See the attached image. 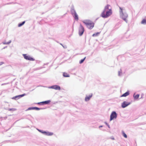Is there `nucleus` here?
<instances>
[{"mask_svg":"<svg viewBox=\"0 0 146 146\" xmlns=\"http://www.w3.org/2000/svg\"><path fill=\"white\" fill-rule=\"evenodd\" d=\"M109 5H107L100 15L101 17L104 18H106L110 16V9H109Z\"/></svg>","mask_w":146,"mask_h":146,"instance_id":"1","label":"nucleus"},{"mask_svg":"<svg viewBox=\"0 0 146 146\" xmlns=\"http://www.w3.org/2000/svg\"><path fill=\"white\" fill-rule=\"evenodd\" d=\"M119 15L120 18L122 19L126 23H127L128 20L127 18L128 17V15L124 11L122 8L119 7Z\"/></svg>","mask_w":146,"mask_h":146,"instance_id":"2","label":"nucleus"},{"mask_svg":"<svg viewBox=\"0 0 146 146\" xmlns=\"http://www.w3.org/2000/svg\"><path fill=\"white\" fill-rule=\"evenodd\" d=\"M83 23L86 25L87 27L90 29H92L94 26V23L89 20H85L82 21Z\"/></svg>","mask_w":146,"mask_h":146,"instance_id":"3","label":"nucleus"},{"mask_svg":"<svg viewBox=\"0 0 146 146\" xmlns=\"http://www.w3.org/2000/svg\"><path fill=\"white\" fill-rule=\"evenodd\" d=\"M24 58L26 60H29L30 61H34L35 60V59L30 56L27 55V54H23Z\"/></svg>","mask_w":146,"mask_h":146,"instance_id":"4","label":"nucleus"},{"mask_svg":"<svg viewBox=\"0 0 146 146\" xmlns=\"http://www.w3.org/2000/svg\"><path fill=\"white\" fill-rule=\"evenodd\" d=\"M84 31V29L83 27L80 24L79 28V34L80 36H82Z\"/></svg>","mask_w":146,"mask_h":146,"instance_id":"5","label":"nucleus"},{"mask_svg":"<svg viewBox=\"0 0 146 146\" xmlns=\"http://www.w3.org/2000/svg\"><path fill=\"white\" fill-rule=\"evenodd\" d=\"M117 59L120 62H121L125 60V59L123 55H121L118 56L117 57Z\"/></svg>","mask_w":146,"mask_h":146,"instance_id":"6","label":"nucleus"},{"mask_svg":"<svg viewBox=\"0 0 146 146\" xmlns=\"http://www.w3.org/2000/svg\"><path fill=\"white\" fill-rule=\"evenodd\" d=\"M117 117V114L115 111L113 112L110 116V121L114 119H115Z\"/></svg>","mask_w":146,"mask_h":146,"instance_id":"7","label":"nucleus"},{"mask_svg":"<svg viewBox=\"0 0 146 146\" xmlns=\"http://www.w3.org/2000/svg\"><path fill=\"white\" fill-rule=\"evenodd\" d=\"M129 35H127V33H125L124 35L121 38V39L123 41L129 40H128L129 37Z\"/></svg>","mask_w":146,"mask_h":146,"instance_id":"8","label":"nucleus"},{"mask_svg":"<svg viewBox=\"0 0 146 146\" xmlns=\"http://www.w3.org/2000/svg\"><path fill=\"white\" fill-rule=\"evenodd\" d=\"M130 104V103H129L125 101H124L121 104V107L122 108H125L129 105Z\"/></svg>","mask_w":146,"mask_h":146,"instance_id":"9","label":"nucleus"},{"mask_svg":"<svg viewBox=\"0 0 146 146\" xmlns=\"http://www.w3.org/2000/svg\"><path fill=\"white\" fill-rule=\"evenodd\" d=\"M70 12L72 15L76 13L74 9V6L73 5L71 7Z\"/></svg>","mask_w":146,"mask_h":146,"instance_id":"10","label":"nucleus"},{"mask_svg":"<svg viewBox=\"0 0 146 146\" xmlns=\"http://www.w3.org/2000/svg\"><path fill=\"white\" fill-rule=\"evenodd\" d=\"M50 102V100L46 101H45L39 102L38 103V104L41 105V104H48Z\"/></svg>","mask_w":146,"mask_h":146,"instance_id":"11","label":"nucleus"},{"mask_svg":"<svg viewBox=\"0 0 146 146\" xmlns=\"http://www.w3.org/2000/svg\"><path fill=\"white\" fill-rule=\"evenodd\" d=\"M117 41H118V40L117 39H114L111 42V44H111V45L113 44L114 45L115 44H117ZM111 45H110V49L112 48L111 47Z\"/></svg>","mask_w":146,"mask_h":146,"instance_id":"12","label":"nucleus"},{"mask_svg":"<svg viewBox=\"0 0 146 146\" xmlns=\"http://www.w3.org/2000/svg\"><path fill=\"white\" fill-rule=\"evenodd\" d=\"M73 17H74V19L78 21V15L76 13H75L74 14L72 15Z\"/></svg>","mask_w":146,"mask_h":146,"instance_id":"13","label":"nucleus"},{"mask_svg":"<svg viewBox=\"0 0 146 146\" xmlns=\"http://www.w3.org/2000/svg\"><path fill=\"white\" fill-rule=\"evenodd\" d=\"M51 88L53 89H54L56 90H60V87L57 85L52 86L51 87Z\"/></svg>","mask_w":146,"mask_h":146,"instance_id":"14","label":"nucleus"},{"mask_svg":"<svg viewBox=\"0 0 146 146\" xmlns=\"http://www.w3.org/2000/svg\"><path fill=\"white\" fill-rule=\"evenodd\" d=\"M92 94H91L90 95L88 96H86L85 98V100L86 101H89L90 99L92 97Z\"/></svg>","mask_w":146,"mask_h":146,"instance_id":"15","label":"nucleus"},{"mask_svg":"<svg viewBox=\"0 0 146 146\" xmlns=\"http://www.w3.org/2000/svg\"><path fill=\"white\" fill-rule=\"evenodd\" d=\"M121 26V23H118L116 24L115 26L114 27V29L113 30V31L115 29H117L119 28V27Z\"/></svg>","mask_w":146,"mask_h":146,"instance_id":"16","label":"nucleus"},{"mask_svg":"<svg viewBox=\"0 0 146 146\" xmlns=\"http://www.w3.org/2000/svg\"><path fill=\"white\" fill-rule=\"evenodd\" d=\"M25 95V94H23L22 95L17 96H16L15 97H13L12 98V99H15L16 98H19Z\"/></svg>","mask_w":146,"mask_h":146,"instance_id":"17","label":"nucleus"},{"mask_svg":"<svg viewBox=\"0 0 146 146\" xmlns=\"http://www.w3.org/2000/svg\"><path fill=\"white\" fill-rule=\"evenodd\" d=\"M129 92L128 91L126 92V93L123 94L121 96V97H126L129 95Z\"/></svg>","mask_w":146,"mask_h":146,"instance_id":"18","label":"nucleus"},{"mask_svg":"<svg viewBox=\"0 0 146 146\" xmlns=\"http://www.w3.org/2000/svg\"><path fill=\"white\" fill-rule=\"evenodd\" d=\"M25 21H24L19 23L18 25V27H20L22 26L25 23Z\"/></svg>","mask_w":146,"mask_h":146,"instance_id":"19","label":"nucleus"},{"mask_svg":"<svg viewBox=\"0 0 146 146\" xmlns=\"http://www.w3.org/2000/svg\"><path fill=\"white\" fill-rule=\"evenodd\" d=\"M141 23L143 25L146 24V19H143L141 22Z\"/></svg>","mask_w":146,"mask_h":146,"instance_id":"20","label":"nucleus"},{"mask_svg":"<svg viewBox=\"0 0 146 146\" xmlns=\"http://www.w3.org/2000/svg\"><path fill=\"white\" fill-rule=\"evenodd\" d=\"M100 33V32H97L93 34L92 36L93 37L97 36L99 35Z\"/></svg>","mask_w":146,"mask_h":146,"instance_id":"21","label":"nucleus"},{"mask_svg":"<svg viewBox=\"0 0 146 146\" xmlns=\"http://www.w3.org/2000/svg\"><path fill=\"white\" fill-rule=\"evenodd\" d=\"M63 76L64 77H69V75L66 72H64L63 74Z\"/></svg>","mask_w":146,"mask_h":146,"instance_id":"22","label":"nucleus"},{"mask_svg":"<svg viewBox=\"0 0 146 146\" xmlns=\"http://www.w3.org/2000/svg\"><path fill=\"white\" fill-rule=\"evenodd\" d=\"M53 134V133H52L49 132H46V135L48 136L52 135Z\"/></svg>","mask_w":146,"mask_h":146,"instance_id":"23","label":"nucleus"},{"mask_svg":"<svg viewBox=\"0 0 146 146\" xmlns=\"http://www.w3.org/2000/svg\"><path fill=\"white\" fill-rule=\"evenodd\" d=\"M86 58V57H85L83 59H81L79 61V63L80 64L82 63L84 61V60H85Z\"/></svg>","mask_w":146,"mask_h":146,"instance_id":"24","label":"nucleus"},{"mask_svg":"<svg viewBox=\"0 0 146 146\" xmlns=\"http://www.w3.org/2000/svg\"><path fill=\"white\" fill-rule=\"evenodd\" d=\"M139 94H137L136 95H134V97L135 99H137L139 98Z\"/></svg>","mask_w":146,"mask_h":146,"instance_id":"25","label":"nucleus"},{"mask_svg":"<svg viewBox=\"0 0 146 146\" xmlns=\"http://www.w3.org/2000/svg\"><path fill=\"white\" fill-rule=\"evenodd\" d=\"M122 134L124 137H125V138H127V135L125 134V133L123 131L122 132Z\"/></svg>","mask_w":146,"mask_h":146,"instance_id":"26","label":"nucleus"},{"mask_svg":"<svg viewBox=\"0 0 146 146\" xmlns=\"http://www.w3.org/2000/svg\"><path fill=\"white\" fill-rule=\"evenodd\" d=\"M36 63L39 64V63H42V61H40V60H36Z\"/></svg>","mask_w":146,"mask_h":146,"instance_id":"27","label":"nucleus"},{"mask_svg":"<svg viewBox=\"0 0 146 146\" xmlns=\"http://www.w3.org/2000/svg\"><path fill=\"white\" fill-rule=\"evenodd\" d=\"M16 110V109H15V108H11V109H10L9 110V111H15V110Z\"/></svg>","mask_w":146,"mask_h":146,"instance_id":"28","label":"nucleus"},{"mask_svg":"<svg viewBox=\"0 0 146 146\" xmlns=\"http://www.w3.org/2000/svg\"><path fill=\"white\" fill-rule=\"evenodd\" d=\"M34 108L33 107H30L28 109H27L26 110L27 111L28 110H33Z\"/></svg>","mask_w":146,"mask_h":146,"instance_id":"29","label":"nucleus"},{"mask_svg":"<svg viewBox=\"0 0 146 146\" xmlns=\"http://www.w3.org/2000/svg\"><path fill=\"white\" fill-rule=\"evenodd\" d=\"M34 110H39L40 109V108H38L37 107H33Z\"/></svg>","mask_w":146,"mask_h":146,"instance_id":"30","label":"nucleus"},{"mask_svg":"<svg viewBox=\"0 0 146 146\" xmlns=\"http://www.w3.org/2000/svg\"><path fill=\"white\" fill-rule=\"evenodd\" d=\"M112 13V11L111 8L110 9V16Z\"/></svg>","mask_w":146,"mask_h":146,"instance_id":"31","label":"nucleus"},{"mask_svg":"<svg viewBox=\"0 0 146 146\" xmlns=\"http://www.w3.org/2000/svg\"><path fill=\"white\" fill-rule=\"evenodd\" d=\"M62 46L64 48H67V46L66 45H63Z\"/></svg>","mask_w":146,"mask_h":146,"instance_id":"32","label":"nucleus"},{"mask_svg":"<svg viewBox=\"0 0 146 146\" xmlns=\"http://www.w3.org/2000/svg\"><path fill=\"white\" fill-rule=\"evenodd\" d=\"M11 42V41L10 40H9L8 42H7V44H9Z\"/></svg>","mask_w":146,"mask_h":146,"instance_id":"33","label":"nucleus"},{"mask_svg":"<svg viewBox=\"0 0 146 146\" xmlns=\"http://www.w3.org/2000/svg\"><path fill=\"white\" fill-rule=\"evenodd\" d=\"M7 46H5V47H4L2 49V50H3V49H5L6 48H7Z\"/></svg>","mask_w":146,"mask_h":146,"instance_id":"34","label":"nucleus"},{"mask_svg":"<svg viewBox=\"0 0 146 146\" xmlns=\"http://www.w3.org/2000/svg\"><path fill=\"white\" fill-rule=\"evenodd\" d=\"M3 44H7V42H3Z\"/></svg>","mask_w":146,"mask_h":146,"instance_id":"35","label":"nucleus"},{"mask_svg":"<svg viewBox=\"0 0 146 146\" xmlns=\"http://www.w3.org/2000/svg\"><path fill=\"white\" fill-rule=\"evenodd\" d=\"M42 132L43 133H44L45 134H46V132L45 131H43V132Z\"/></svg>","mask_w":146,"mask_h":146,"instance_id":"36","label":"nucleus"},{"mask_svg":"<svg viewBox=\"0 0 146 146\" xmlns=\"http://www.w3.org/2000/svg\"><path fill=\"white\" fill-rule=\"evenodd\" d=\"M4 64V63L3 62H0V64Z\"/></svg>","mask_w":146,"mask_h":146,"instance_id":"37","label":"nucleus"},{"mask_svg":"<svg viewBox=\"0 0 146 146\" xmlns=\"http://www.w3.org/2000/svg\"><path fill=\"white\" fill-rule=\"evenodd\" d=\"M60 45H61L62 46V45H63L62 44H61V43H60Z\"/></svg>","mask_w":146,"mask_h":146,"instance_id":"38","label":"nucleus"},{"mask_svg":"<svg viewBox=\"0 0 146 146\" xmlns=\"http://www.w3.org/2000/svg\"><path fill=\"white\" fill-rule=\"evenodd\" d=\"M102 126H99V127H102Z\"/></svg>","mask_w":146,"mask_h":146,"instance_id":"39","label":"nucleus"},{"mask_svg":"<svg viewBox=\"0 0 146 146\" xmlns=\"http://www.w3.org/2000/svg\"><path fill=\"white\" fill-rule=\"evenodd\" d=\"M111 139H113V140L114 139V138H111Z\"/></svg>","mask_w":146,"mask_h":146,"instance_id":"40","label":"nucleus"},{"mask_svg":"<svg viewBox=\"0 0 146 146\" xmlns=\"http://www.w3.org/2000/svg\"><path fill=\"white\" fill-rule=\"evenodd\" d=\"M44 64H45V63H44ZM46 64H48V63H46Z\"/></svg>","mask_w":146,"mask_h":146,"instance_id":"41","label":"nucleus"},{"mask_svg":"<svg viewBox=\"0 0 146 146\" xmlns=\"http://www.w3.org/2000/svg\"><path fill=\"white\" fill-rule=\"evenodd\" d=\"M113 31H111V32H112Z\"/></svg>","mask_w":146,"mask_h":146,"instance_id":"42","label":"nucleus"}]
</instances>
